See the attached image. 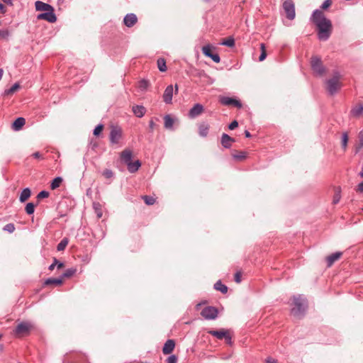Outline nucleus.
I'll return each mask as SVG.
<instances>
[{"label":"nucleus","mask_w":363,"mask_h":363,"mask_svg":"<svg viewBox=\"0 0 363 363\" xmlns=\"http://www.w3.org/2000/svg\"><path fill=\"white\" fill-rule=\"evenodd\" d=\"M174 93V87L172 85H169L166 87L163 94V101L165 104H169L172 103V96Z\"/></svg>","instance_id":"9b49d317"},{"label":"nucleus","mask_w":363,"mask_h":363,"mask_svg":"<svg viewBox=\"0 0 363 363\" xmlns=\"http://www.w3.org/2000/svg\"><path fill=\"white\" fill-rule=\"evenodd\" d=\"M260 49H261L262 52H266V50H265V45H264V43H262L260 45Z\"/></svg>","instance_id":"774afa93"},{"label":"nucleus","mask_w":363,"mask_h":363,"mask_svg":"<svg viewBox=\"0 0 363 363\" xmlns=\"http://www.w3.org/2000/svg\"><path fill=\"white\" fill-rule=\"evenodd\" d=\"M148 86V82L143 79L139 82V88L141 91H145Z\"/></svg>","instance_id":"a19ab883"},{"label":"nucleus","mask_w":363,"mask_h":363,"mask_svg":"<svg viewBox=\"0 0 363 363\" xmlns=\"http://www.w3.org/2000/svg\"><path fill=\"white\" fill-rule=\"evenodd\" d=\"M203 111V106L200 104H196L189 110V116L191 118H194L199 116Z\"/></svg>","instance_id":"f8f14e48"},{"label":"nucleus","mask_w":363,"mask_h":363,"mask_svg":"<svg viewBox=\"0 0 363 363\" xmlns=\"http://www.w3.org/2000/svg\"><path fill=\"white\" fill-rule=\"evenodd\" d=\"M286 16L289 20H294L296 16L295 5L292 0H286L282 4Z\"/></svg>","instance_id":"20e7f679"},{"label":"nucleus","mask_w":363,"mask_h":363,"mask_svg":"<svg viewBox=\"0 0 363 363\" xmlns=\"http://www.w3.org/2000/svg\"><path fill=\"white\" fill-rule=\"evenodd\" d=\"M311 65L313 72L318 76H322L325 72L320 58L317 56L311 57Z\"/></svg>","instance_id":"39448f33"},{"label":"nucleus","mask_w":363,"mask_h":363,"mask_svg":"<svg viewBox=\"0 0 363 363\" xmlns=\"http://www.w3.org/2000/svg\"><path fill=\"white\" fill-rule=\"evenodd\" d=\"M103 175L106 179H111L113 177V172H112V170L106 169L104 171Z\"/></svg>","instance_id":"c03bdc74"},{"label":"nucleus","mask_w":363,"mask_h":363,"mask_svg":"<svg viewBox=\"0 0 363 363\" xmlns=\"http://www.w3.org/2000/svg\"><path fill=\"white\" fill-rule=\"evenodd\" d=\"M357 191L363 193V182H360L357 188Z\"/></svg>","instance_id":"13d9d810"},{"label":"nucleus","mask_w":363,"mask_h":363,"mask_svg":"<svg viewBox=\"0 0 363 363\" xmlns=\"http://www.w3.org/2000/svg\"><path fill=\"white\" fill-rule=\"evenodd\" d=\"M142 198L144 200L145 203L148 206L153 205L155 202V198L150 196H143Z\"/></svg>","instance_id":"4c0bfd02"},{"label":"nucleus","mask_w":363,"mask_h":363,"mask_svg":"<svg viewBox=\"0 0 363 363\" xmlns=\"http://www.w3.org/2000/svg\"><path fill=\"white\" fill-rule=\"evenodd\" d=\"M238 126V123L237 121H233L232 123H230L228 125V128L230 130H234L235 128Z\"/></svg>","instance_id":"5fc2aeb1"},{"label":"nucleus","mask_w":363,"mask_h":363,"mask_svg":"<svg viewBox=\"0 0 363 363\" xmlns=\"http://www.w3.org/2000/svg\"><path fill=\"white\" fill-rule=\"evenodd\" d=\"M62 283V278H48L45 280V284L50 285V284H55V285H60Z\"/></svg>","instance_id":"c85d7f7f"},{"label":"nucleus","mask_w":363,"mask_h":363,"mask_svg":"<svg viewBox=\"0 0 363 363\" xmlns=\"http://www.w3.org/2000/svg\"><path fill=\"white\" fill-rule=\"evenodd\" d=\"M220 45L232 48L235 45V40L233 37H229L220 43Z\"/></svg>","instance_id":"473e14b6"},{"label":"nucleus","mask_w":363,"mask_h":363,"mask_svg":"<svg viewBox=\"0 0 363 363\" xmlns=\"http://www.w3.org/2000/svg\"><path fill=\"white\" fill-rule=\"evenodd\" d=\"M235 281L237 283L241 282V273L238 272L235 274Z\"/></svg>","instance_id":"6e6d98bb"},{"label":"nucleus","mask_w":363,"mask_h":363,"mask_svg":"<svg viewBox=\"0 0 363 363\" xmlns=\"http://www.w3.org/2000/svg\"><path fill=\"white\" fill-rule=\"evenodd\" d=\"M341 256L342 252H336L327 257L326 262L328 267H331L335 261L338 260L340 258Z\"/></svg>","instance_id":"6ab92c4d"},{"label":"nucleus","mask_w":363,"mask_h":363,"mask_svg":"<svg viewBox=\"0 0 363 363\" xmlns=\"http://www.w3.org/2000/svg\"><path fill=\"white\" fill-rule=\"evenodd\" d=\"M178 358L175 354L169 356L167 359V363H177Z\"/></svg>","instance_id":"49530a36"},{"label":"nucleus","mask_w":363,"mask_h":363,"mask_svg":"<svg viewBox=\"0 0 363 363\" xmlns=\"http://www.w3.org/2000/svg\"><path fill=\"white\" fill-rule=\"evenodd\" d=\"M294 307L291 308V314L297 318H301L306 309V301L301 296L294 297Z\"/></svg>","instance_id":"f03ea898"},{"label":"nucleus","mask_w":363,"mask_h":363,"mask_svg":"<svg viewBox=\"0 0 363 363\" xmlns=\"http://www.w3.org/2000/svg\"><path fill=\"white\" fill-rule=\"evenodd\" d=\"M265 363H278L277 360L273 359L272 357H267L265 360Z\"/></svg>","instance_id":"4d7b16f0"},{"label":"nucleus","mask_w":363,"mask_h":363,"mask_svg":"<svg viewBox=\"0 0 363 363\" xmlns=\"http://www.w3.org/2000/svg\"><path fill=\"white\" fill-rule=\"evenodd\" d=\"M4 230L9 233H13L15 230V226L13 223H9L4 226Z\"/></svg>","instance_id":"a18cd8bd"},{"label":"nucleus","mask_w":363,"mask_h":363,"mask_svg":"<svg viewBox=\"0 0 363 363\" xmlns=\"http://www.w3.org/2000/svg\"><path fill=\"white\" fill-rule=\"evenodd\" d=\"M69 240L67 238H63L57 245V250L58 251H62L65 249L68 245Z\"/></svg>","instance_id":"2f4dec72"},{"label":"nucleus","mask_w":363,"mask_h":363,"mask_svg":"<svg viewBox=\"0 0 363 363\" xmlns=\"http://www.w3.org/2000/svg\"><path fill=\"white\" fill-rule=\"evenodd\" d=\"M155 126V123L152 120H151L149 123V127L151 129V130H153Z\"/></svg>","instance_id":"e2e57ef3"},{"label":"nucleus","mask_w":363,"mask_h":363,"mask_svg":"<svg viewBox=\"0 0 363 363\" xmlns=\"http://www.w3.org/2000/svg\"><path fill=\"white\" fill-rule=\"evenodd\" d=\"M26 120L22 117H19L14 121L12 124L13 130L18 131L22 128V127L25 125Z\"/></svg>","instance_id":"4be33fe9"},{"label":"nucleus","mask_w":363,"mask_h":363,"mask_svg":"<svg viewBox=\"0 0 363 363\" xmlns=\"http://www.w3.org/2000/svg\"><path fill=\"white\" fill-rule=\"evenodd\" d=\"M266 57H267L266 52H262L261 55H260V56L259 57V61H263L264 60H265Z\"/></svg>","instance_id":"bf43d9fd"},{"label":"nucleus","mask_w":363,"mask_h":363,"mask_svg":"<svg viewBox=\"0 0 363 363\" xmlns=\"http://www.w3.org/2000/svg\"><path fill=\"white\" fill-rule=\"evenodd\" d=\"M49 192L47 191H41L38 193V196H37V198L38 199H44V198H47L49 196Z\"/></svg>","instance_id":"de8ad7c7"},{"label":"nucleus","mask_w":363,"mask_h":363,"mask_svg":"<svg viewBox=\"0 0 363 363\" xmlns=\"http://www.w3.org/2000/svg\"><path fill=\"white\" fill-rule=\"evenodd\" d=\"M311 21L315 25L318 38L320 40H327L332 33V23L327 18L322 11L315 9L311 17Z\"/></svg>","instance_id":"f257e3e1"},{"label":"nucleus","mask_w":363,"mask_h":363,"mask_svg":"<svg viewBox=\"0 0 363 363\" xmlns=\"http://www.w3.org/2000/svg\"><path fill=\"white\" fill-rule=\"evenodd\" d=\"M341 199V188L337 186L335 189V194L333 196V203L337 204Z\"/></svg>","instance_id":"cd10ccee"},{"label":"nucleus","mask_w":363,"mask_h":363,"mask_svg":"<svg viewBox=\"0 0 363 363\" xmlns=\"http://www.w3.org/2000/svg\"><path fill=\"white\" fill-rule=\"evenodd\" d=\"M359 143H360V146L363 147V135H359Z\"/></svg>","instance_id":"69168bd1"},{"label":"nucleus","mask_w":363,"mask_h":363,"mask_svg":"<svg viewBox=\"0 0 363 363\" xmlns=\"http://www.w3.org/2000/svg\"><path fill=\"white\" fill-rule=\"evenodd\" d=\"M202 52H203L204 55H206V57H210L211 55H212L213 54L211 52V45H207L203 46L202 48Z\"/></svg>","instance_id":"e433bc0d"},{"label":"nucleus","mask_w":363,"mask_h":363,"mask_svg":"<svg viewBox=\"0 0 363 363\" xmlns=\"http://www.w3.org/2000/svg\"><path fill=\"white\" fill-rule=\"evenodd\" d=\"M4 3L7 4H9V5H12L13 4V0H2Z\"/></svg>","instance_id":"0e129e2a"},{"label":"nucleus","mask_w":363,"mask_h":363,"mask_svg":"<svg viewBox=\"0 0 363 363\" xmlns=\"http://www.w3.org/2000/svg\"><path fill=\"white\" fill-rule=\"evenodd\" d=\"M214 289L217 291H220L223 294H226L228 291V287L223 284L220 281H218L214 284Z\"/></svg>","instance_id":"a878e982"},{"label":"nucleus","mask_w":363,"mask_h":363,"mask_svg":"<svg viewBox=\"0 0 363 363\" xmlns=\"http://www.w3.org/2000/svg\"><path fill=\"white\" fill-rule=\"evenodd\" d=\"M98 206H99V204L94 203V208L96 210V214H97V217L99 218H100L102 216V212H101V208L97 207Z\"/></svg>","instance_id":"8fccbe9b"},{"label":"nucleus","mask_w":363,"mask_h":363,"mask_svg":"<svg viewBox=\"0 0 363 363\" xmlns=\"http://www.w3.org/2000/svg\"><path fill=\"white\" fill-rule=\"evenodd\" d=\"M350 114L353 117L358 118L363 114V104H359V105L353 107L350 111Z\"/></svg>","instance_id":"5701e85b"},{"label":"nucleus","mask_w":363,"mask_h":363,"mask_svg":"<svg viewBox=\"0 0 363 363\" xmlns=\"http://www.w3.org/2000/svg\"><path fill=\"white\" fill-rule=\"evenodd\" d=\"M104 128V125L102 124H99L98 125L96 126V128H94V133L93 134L95 135V136H98L99 135V134L101 133V132L102 131Z\"/></svg>","instance_id":"37998d69"},{"label":"nucleus","mask_w":363,"mask_h":363,"mask_svg":"<svg viewBox=\"0 0 363 363\" xmlns=\"http://www.w3.org/2000/svg\"><path fill=\"white\" fill-rule=\"evenodd\" d=\"M245 135L246 138H250L251 137V134H250V133L248 130H245Z\"/></svg>","instance_id":"338daca9"},{"label":"nucleus","mask_w":363,"mask_h":363,"mask_svg":"<svg viewBox=\"0 0 363 363\" xmlns=\"http://www.w3.org/2000/svg\"><path fill=\"white\" fill-rule=\"evenodd\" d=\"M38 20H45L49 23H53L57 21V16L55 13L54 8H52L48 11L40 13L37 16Z\"/></svg>","instance_id":"6e6552de"},{"label":"nucleus","mask_w":363,"mask_h":363,"mask_svg":"<svg viewBox=\"0 0 363 363\" xmlns=\"http://www.w3.org/2000/svg\"><path fill=\"white\" fill-rule=\"evenodd\" d=\"M31 194L30 189L29 188H25L23 189L20 194L19 200L21 202H25Z\"/></svg>","instance_id":"393cba45"},{"label":"nucleus","mask_w":363,"mask_h":363,"mask_svg":"<svg viewBox=\"0 0 363 363\" xmlns=\"http://www.w3.org/2000/svg\"><path fill=\"white\" fill-rule=\"evenodd\" d=\"M220 101L223 105L225 106L233 105L238 108H240L242 106V104L240 101L228 96H223L220 98Z\"/></svg>","instance_id":"9d476101"},{"label":"nucleus","mask_w":363,"mask_h":363,"mask_svg":"<svg viewBox=\"0 0 363 363\" xmlns=\"http://www.w3.org/2000/svg\"><path fill=\"white\" fill-rule=\"evenodd\" d=\"M10 33L7 29L0 30V38L3 39H8Z\"/></svg>","instance_id":"79ce46f5"},{"label":"nucleus","mask_w":363,"mask_h":363,"mask_svg":"<svg viewBox=\"0 0 363 363\" xmlns=\"http://www.w3.org/2000/svg\"><path fill=\"white\" fill-rule=\"evenodd\" d=\"M20 88V85L18 83H15L10 89L4 91V94L9 95L14 93L16 90Z\"/></svg>","instance_id":"72a5a7b5"},{"label":"nucleus","mask_w":363,"mask_h":363,"mask_svg":"<svg viewBox=\"0 0 363 363\" xmlns=\"http://www.w3.org/2000/svg\"><path fill=\"white\" fill-rule=\"evenodd\" d=\"M348 141V135L347 133H342V147L344 150L346 149Z\"/></svg>","instance_id":"ea45409f"},{"label":"nucleus","mask_w":363,"mask_h":363,"mask_svg":"<svg viewBox=\"0 0 363 363\" xmlns=\"http://www.w3.org/2000/svg\"><path fill=\"white\" fill-rule=\"evenodd\" d=\"M132 157L133 152L129 149H125L121 153V160L126 165L132 161Z\"/></svg>","instance_id":"dca6fc26"},{"label":"nucleus","mask_w":363,"mask_h":363,"mask_svg":"<svg viewBox=\"0 0 363 363\" xmlns=\"http://www.w3.org/2000/svg\"><path fill=\"white\" fill-rule=\"evenodd\" d=\"M6 11L5 6L3 4L0 3V13L4 14Z\"/></svg>","instance_id":"680f3d73"},{"label":"nucleus","mask_w":363,"mask_h":363,"mask_svg":"<svg viewBox=\"0 0 363 363\" xmlns=\"http://www.w3.org/2000/svg\"><path fill=\"white\" fill-rule=\"evenodd\" d=\"M76 272V269H73V268H70V269H67L62 275V277L61 278H69V277H71L72 276H73L74 274V273Z\"/></svg>","instance_id":"f704fd0d"},{"label":"nucleus","mask_w":363,"mask_h":363,"mask_svg":"<svg viewBox=\"0 0 363 363\" xmlns=\"http://www.w3.org/2000/svg\"><path fill=\"white\" fill-rule=\"evenodd\" d=\"M326 89L330 95L336 94L341 87L340 75L335 73L333 78L326 80Z\"/></svg>","instance_id":"7ed1b4c3"},{"label":"nucleus","mask_w":363,"mask_h":363,"mask_svg":"<svg viewBox=\"0 0 363 363\" xmlns=\"http://www.w3.org/2000/svg\"><path fill=\"white\" fill-rule=\"evenodd\" d=\"M210 58L216 63H218L220 61V56L216 53H213L212 55H211Z\"/></svg>","instance_id":"3c124183"},{"label":"nucleus","mask_w":363,"mask_h":363,"mask_svg":"<svg viewBox=\"0 0 363 363\" xmlns=\"http://www.w3.org/2000/svg\"><path fill=\"white\" fill-rule=\"evenodd\" d=\"M174 347H175L174 340H172V339L167 340L163 346L162 352L164 354H169L172 352Z\"/></svg>","instance_id":"2eb2a0df"},{"label":"nucleus","mask_w":363,"mask_h":363,"mask_svg":"<svg viewBox=\"0 0 363 363\" xmlns=\"http://www.w3.org/2000/svg\"><path fill=\"white\" fill-rule=\"evenodd\" d=\"M229 333L230 331L228 330H225L223 328L219 330H210L208 331V334L211 335L212 336L216 337L218 340L225 339Z\"/></svg>","instance_id":"ddd939ff"},{"label":"nucleus","mask_w":363,"mask_h":363,"mask_svg":"<svg viewBox=\"0 0 363 363\" xmlns=\"http://www.w3.org/2000/svg\"><path fill=\"white\" fill-rule=\"evenodd\" d=\"M331 4H332L331 0H325L323 1L322 5L320 6V8L322 9H327L328 7H330L331 6Z\"/></svg>","instance_id":"09e8293b"},{"label":"nucleus","mask_w":363,"mask_h":363,"mask_svg":"<svg viewBox=\"0 0 363 363\" xmlns=\"http://www.w3.org/2000/svg\"><path fill=\"white\" fill-rule=\"evenodd\" d=\"M235 142V140L229 136L226 133H223L221 136V144L225 148H230L232 143Z\"/></svg>","instance_id":"a211bd4d"},{"label":"nucleus","mask_w":363,"mask_h":363,"mask_svg":"<svg viewBox=\"0 0 363 363\" xmlns=\"http://www.w3.org/2000/svg\"><path fill=\"white\" fill-rule=\"evenodd\" d=\"M56 265L57 266L58 269H60L63 267V263L58 262V260L56 258H54L53 263L49 266V269L53 270Z\"/></svg>","instance_id":"58836bf2"},{"label":"nucleus","mask_w":363,"mask_h":363,"mask_svg":"<svg viewBox=\"0 0 363 363\" xmlns=\"http://www.w3.org/2000/svg\"><path fill=\"white\" fill-rule=\"evenodd\" d=\"M32 156L34 157V158H36V159H40L42 158V155H40V153L39 152H34Z\"/></svg>","instance_id":"052dcab7"},{"label":"nucleus","mask_w":363,"mask_h":363,"mask_svg":"<svg viewBox=\"0 0 363 363\" xmlns=\"http://www.w3.org/2000/svg\"><path fill=\"white\" fill-rule=\"evenodd\" d=\"M140 166H141V162L138 160L135 161L134 162H133L131 161V162H130V163H128V164H127L128 170L130 173H134V172H137Z\"/></svg>","instance_id":"b1692460"},{"label":"nucleus","mask_w":363,"mask_h":363,"mask_svg":"<svg viewBox=\"0 0 363 363\" xmlns=\"http://www.w3.org/2000/svg\"><path fill=\"white\" fill-rule=\"evenodd\" d=\"M164 128L167 129H172L174 125V120L171 118L170 116L166 115L164 117Z\"/></svg>","instance_id":"bb28decb"},{"label":"nucleus","mask_w":363,"mask_h":363,"mask_svg":"<svg viewBox=\"0 0 363 363\" xmlns=\"http://www.w3.org/2000/svg\"><path fill=\"white\" fill-rule=\"evenodd\" d=\"M133 113L138 118H142L146 113V109L143 106L135 105L132 108Z\"/></svg>","instance_id":"aec40b11"},{"label":"nucleus","mask_w":363,"mask_h":363,"mask_svg":"<svg viewBox=\"0 0 363 363\" xmlns=\"http://www.w3.org/2000/svg\"><path fill=\"white\" fill-rule=\"evenodd\" d=\"M233 157L236 160H243L244 158H245V152H240L239 154L238 155H233Z\"/></svg>","instance_id":"603ef678"},{"label":"nucleus","mask_w":363,"mask_h":363,"mask_svg":"<svg viewBox=\"0 0 363 363\" xmlns=\"http://www.w3.org/2000/svg\"><path fill=\"white\" fill-rule=\"evenodd\" d=\"M122 138V129L119 126L112 125L111 128L109 140L112 145L118 144Z\"/></svg>","instance_id":"423d86ee"},{"label":"nucleus","mask_w":363,"mask_h":363,"mask_svg":"<svg viewBox=\"0 0 363 363\" xmlns=\"http://www.w3.org/2000/svg\"><path fill=\"white\" fill-rule=\"evenodd\" d=\"M157 67L160 72H165L167 70L166 62L163 58L157 60Z\"/></svg>","instance_id":"7c9ffc66"},{"label":"nucleus","mask_w":363,"mask_h":363,"mask_svg":"<svg viewBox=\"0 0 363 363\" xmlns=\"http://www.w3.org/2000/svg\"><path fill=\"white\" fill-rule=\"evenodd\" d=\"M209 125L206 123H201L199 125V135L205 138L207 136L209 130Z\"/></svg>","instance_id":"412c9836"},{"label":"nucleus","mask_w":363,"mask_h":363,"mask_svg":"<svg viewBox=\"0 0 363 363\" xmlns=\"http://www.w3.org/2000/svg\"><path fill=\"white\" fill-rule=\"evenodd\" d=\"M137 21V16L134 13H128L123 18L124 24L129 28L133 26L136 23Z\"/></svg>","instance_id":"4468645a"},{"label":"nucleus","mask_w":363,"mask_h":363,"mask_svg":"<svg viewBox=\"0 0 363 363\" xmlns=\"http://www.w3.org/2000/svg\"><path fill=\"white\" fill-rule=\"evenodd\" d=\"M201 315L206 320H214L218 316V310L213 306H207L201 311Z\"/></svg>","instance_id":"0eeeda50"},{"label":"nucleus","mask_w":363,"mask_h":363,"mask_svg":"<svg viewBox=\"0 0 363 363\" xmlns=\"http://www.w3.org/2000/svg\"><path fill=\"white\" fill-rule=\"evenodd\" d=\"M62 182V179L60 177H57L55 178L50 184V188L52 190L58 188L60 186V185L61 184Z\"/></svg>","instance_id":"c756f323"},{"label":"nucleus","mask_w":363,"mask_h":363,"mask_svg":"<svg viewBox=\"0 0 363 363\" xmlns=\"http://www.w3.org/2000/svg\"><path fill=\"white\" fill-rule=\"evenodd\" d=\"M25 210L28 215H31L35 211V205L33 203H28L26 206Z\"/></svg>","instance_id":"c9c22d12"},{"label":"nucleus","mask_w":363,"mask_h":363,"mask_svg":"<svg viewBox=\"0 0 363 363\" xmlns=\"http://www.w3.org/2000/svg\"><path fill=\"white\" fill-rule=\"evenodd\" d=\"M35 8L36 11L46 12L53 8V6L43 1H37L35 2Z\"/></svg>","instance_id":"f3484780"},{"label":"nucleus","mask_w":363,"mask_h":363,"mask_svg":"<svg viewBox=\"0 0 363 363\" xmlns=\"http://www.w3.org/2000/svg\"><path fill=\"white\" fill-rule=\"evenodd\" d=\"M225 341L226 344H228V345H233L232 335H230V333H229L228 335L226 336V337L225 338Z\"/></svg>","instance_id":"864d4df0"},{"label":"nucleus","mask_w":363,"mask_h":363,"mask_svg":"<svg viewBox=\"0 0 363 363\" xmlns=\"http://www.w3.org/2000/svg\"><path fill=\"white\" fill-rule=\"evenodd\" d=\"M32 328V325L28 322H21L16 326L15 333L18 335L27 333Z\"/></svg>","instance_id":"1a4fd4ad"}]
</instances>
